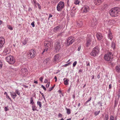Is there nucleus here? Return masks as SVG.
Masks as SVG:
<instances>
[{
	"mask_svg": "<svg viewBox=\"0 0 120 120\" xmlns=\"http://www.w3.org/2000/svg\"><path fill=\"white\" fill-rule=\"evenodd\" d=\"M120 12V8L116 7L111 9L109 11V13L112 17H116L118 15Z\"/></svg>",
	"mask_w": 120,
	"mask_h": 120,
	"instance_id": "obj_1",
	"label": "nucleus"
},
{
	"mask_svg": "<svg viewBox=\"0 0 120 120\" xmlns=\"http://www.w3.org/2000/svg\"><path fill=\"white\" fill-rule=\"evenodd\" d=\"M99 49L98 46L94 48L91 52L90 55L92 56L95 57L98 54Z\"/></svg>",
	"mask_w": 120,
	"mask_h": 120,
	"instance_id": "obj_2",
	"label": "nucleus"
},
{
	"mask_svg": "<svg viewBox=\"0 0 120 120\" xmlns=\"http://www.w3.org/2000/svg\"><path fill=\"white\" fill-rule=\"evenodd\" d=\"M36 52L33 49H31L27 54V56L29 59L34 58L36 56Z\"/></svg>",
	"mask_w": 120,
	"mask_h": 120,
	"instance_id": "obj_3",
	"label": "nucleus"
},
{
	"mask_svg": "<svg viewBox=\"0 0 120 120\" xmlns=\"http://www.w3.org/2000/svg\"><path fill=\"white\" fill-rule=\"evenodd\" d=\"M113 57V56L111 52H109L105 55L104 58L106 61H112Z\"/></svg>",
	"mask_w": 120,
	"mask_h": 120,
	"instance_id": "obj_4",
	"label": "nucleus"
},
{
	"mask_svg": "<svg viewBox=\"0 0 120 120\" xmlns=\"http://www.w3.org/2000/svg\"><path fill=\"white\" fill-rule=\"evenodd\" d=\"M6 61L9 64H14L15 62V60L14 57L12 56H7L6 58Z\"/></svg>",
	"mask_w": 120,
	"mask_h": 120,
	"instance_id": "obj_5",
	"label": "nucleus"
},
{
	"mask_svg": "<svg viewBox=\"0 0 120 120\" xmlns=\"http://www.w3.org/2000/svg\"><path fill=\"white\" fill-rule=\"evenodd\" d=\"M75 40V38L71 36L68 37L67 40L66 46H68L71 44Z\"/></svg>",
	"mask_w": 120,
	"mask_h": 120,
	"instance_id": "obj_6",
	"label": "nucleus"
},
{
	"mask_svg": "<svg viewBox=\"0 0 120 120\" xmlns=\"http://www.w3.org/2000/svg\"><path fill=\"white\" fill-rule=\"evenodd\" d=\"M64 3L62 1H60L58 3L57 6V10L58 11H61L64 8Z\"/></svg>",
	"mask_w": 120,
	"mask_h": 120,
	"instance_id": "obj_7",
	"label": "nucleus"
},
{
	"mask_svg": "<svg viewBox=\"0 0 120 120\" xmlns=\"http://www.w3.org/2000/svg\"><path fill=\"white\" fill-rule=\"evenodd\" d=\"M60 42L58 41L55 43L54 47H55V51L56 52H59L60 48Z\"/></svg>",
	"mask_w": 120,
	"mask_h": 120,
	"instance_id": "obj_8",
	"label": "nucleus"
},
{
	"mask_svg": "<svg viewBox=\"0 0 120 120\" xmlns=\"http://www.w3.org/2000/svg\"><path fill=\"white\" fill-rule=\"evenodd\" d=\"M92 38L90 35H88L87 38L86 46L88 47L90 44V42L92 41Z\"/></svg>",
	"mask_w": 120,
	"mask_h": 120,
	"instance_id": "obj_9",
	"label": "nucleus"
},
{
	"mask_svg": "<svg viewBox=\"0 0 120 120\" xmlns=\"http://www.w3.org/2000/svg\"><path fill=\"white\" fill-rule=\"evenodd\" d=\"M82 9L83 11V12L86 13L89 11L90 10V8L88 6L85 5L82 8Z\"/></svg>",
	"mask_w": 120,
	"mask_h": 120,
	"instance_id": "obj_10",
	"label": "nucleus"
},
{
	"mask_svg": "<svg viewBox=\"0 0 120 120\" xmlns=\"http://www.w3.org/2000/svg\"><path fill=\"white\" fill-rule=\"evenodd\" d=\"M5 43V39L2 37L0 38V49L3 47Z\"/></svg>",
	"mask_w": 120,
	"mask_h": 120,
	"instance_id": "obj_11",
	"label": "nucleus"
},
{
	"mask_svg": "<svg viewBox=\"0 0 120 120\" xmlns=\"http://www.w3.org/2000/svg\"><path fill=\"white\" fill-rule=\"evenodd\" d=\"M59 57L60 56L58 54L55 56L53 60V62L55 63L57 62L59 60Z\"/></svg>",
	"mask_w": 120,
	"mask_h": 120,
	"instance_id": "obj_12",
	"label": "nucleus"
},
{
	"mask_svg": "<svg viewBox=\"0 0 120 120\" xmlns=\"http://www.w3.org/2000/svg\"><path fill=\"white\" fill-rule=\"evenodd\" d=\"M103 1V0H93L94 3L96 5H99Z\"/></svg>",
	"mask_w": 120,
	"mask_h": 120,
	"instance_id": "obj_13",
	"label": "nucleus"
},
{
	"mask_svg": "<svg viewBox=\"0 0 120 120\" xmlns=\"http://www.w3.org/2000/svg\"><path fill=\"white\" fill-rule=\"evenodd\" d=\"M96 36L98 39L99 40H101L102 38L101 34L99 33H98L97 34Z\"/></svg>",
	"mask_w": 120,
	"mask_h": 120,
	"instance_id": "obj_14",
	"label": "nucleus"
},
{
	"mask_svg": "<svg viewBox=\"0 0 120 120\" xmlns=\"http://www.w3.org/2000/svg\"><path fill=\"white\" fill-rule=\"evenodd\" d=\"M10 94L11 96L14 99L17 96L15 92H10Z\"/></svg>",
	"mask_w": 120,
	"mask_h": 120,
	"instance_id": "obj_15",
	"label": "nucleus"
},
{
	"mask_svg": "<svg viewBox=\"0 0 120 120\" xmlns=\"http://www.w3.org/2000/svg\"><path fill=\"white\" fill-rule=\"evenodd\" d=\"M60 29V26H57L55 27L53 29V31L54 32H56L58 31Z\"/></svg>",
	"mask_w": 120,
	"mask_h": 120,
	"instance_id": "obj_16",
	"label": "nucleus"
},
{
	"mask_svg": "<svg viewBox=\"0 0 120 120\" xmlns=\"http://www.w3.org/2000/svg\"><path fill=\"white\" fill-rule=\"evenodd\" d=\"M108 38L111 40L112 38V33L110 31H109V33L108 34Z\"/></svg>",
	"mask_w": 120,
	"mask_h": 120,
	"instance_id": "obj_17",
	"label": "nucleus"
},
{
	"mask_svg": "<svg viewBox=\"0 0 120 120\" xmlns=\"http://www.w3.org/2000/svg\"><path fill=\"white\" fill-rule=\"evenodd\" d=\"M50 61V59L49 58H48L46 59L44 61V62L45 64H48L49 63V62Z\"/></svg>",
	"mask_w": 120,
	"mask_h": 120,
	"instance_id": "obj_18",
	"label": "nucleus"
},
{
	"mask_svg": "<svg viewBox=\"0 0 120 120\" xmlns=\"http://www.w3.org/2000/svg\"><path fill=\"white\" fill-rule=\"evenodd\" d=\"M32 107V109L33 111H38L37 109V107H36L35 105H33Z\"/></svg>",
	"mask_w": 120,
	"mask_h": 120,
	"instance_id": "obj_19",
	"label": "nucleus"
},
{
	"mask_svg": "<svg viewBox=\"0 0 120 120\" xmlns=\"http://www.w3.org/2000/svg\"><path fill=\"white\" fill-rule=\"evenodd\" d=\"M97 20L95 19L94 22V21H93L92 22V26H95L97 24Z\"/></svg>",
	"mask_w": 120,
	"mask_h": 120,
	"instance_id": "obj_20",
	"label": "nucleus"
},
{
	"mask_svg": "<svg viewBox=\"0 0 120 120\" xmlns=\"http://www.w3.org/2000/svg\"><path fill=\"white\" fill-rule=\"evenodd\" d=\"M111 47L112 48H113L114 49H115L116 45L115 43L113 41L112 42Z\"/></svg>",
	"mask_w": 120,
	"mask_h": 120,
	"instance_id": "obj_21",
	"label": "nucleus"
},
{
	"mask_svg": "<svg viewBox=\"0 0 120 120\" xmlns=\"http://www.w3.org/2000/svg\"><path fill=\"white\" fill-rule=\"evenodd\" d=\"M120 66H116L115 69L116 71L118 72H120Z\"/></svg>",
	"mask_w": 120,
	"mask_h": 120,
	"instance_id": "obj_22",
	"label": "nucleus"
},
{
	"mask_svg": "<svg viewBox=\"0 0 120 120\" xmlns=\"http://www.w3.org/2000/svg\"><path fill=\"white\" fill-rule=\"evenodd\" d=\"M69 81V80L68 79H66L65 80H64V84L65 85H68V82Z\"/></svg>",
	"mask_w": 120,
	"mask_h": 120,
	"instance_id": "obj_23",
	"label": "nucleus"
},
{
	"mask_svg": "<svg viewBox=\"0 0 120 120\" xmlns=\"http://www.w3.org/2000/svg\"><path fill=\"white\" fill-rule=\"evenodd\" d=\"M66 109L67 110V113L68 114H69L71 113V110L69 109H68L66 108Z\"/></svg>",
	"mask_w": 120,
	"mask_h": 120,
	"instance_id": "obj_24",
	"label": "nucleus"
},
{
	"mask_svg": "<svg viewBox=\"0 0 120 120\" xmlns=\"http://www.w3.org/2000/svg\"><path fill=\"white\" fill-rule=\"evenodd\" d=\"M109 119V115L108 114H106L105 116L104 120H108Z\"/></svg>",
	"mask_w": 120,
	"mask_h": 120,
	"instance_id": "obj_25",
	"label": "nucleus"
},
{
	"mask_svg": "<svg viewBox=\"0 0 120 120\" xmlns=\"http://www.w3.org/2000/svg\"><path fill=\"white\" fill-rule=\"evenodd\" d=\"M37 104V105L39 106L40 108H41L42 106L41 102L40 101H38Z\"/></svg>",
	"mask_w": 120,
	"mask_h": 120,
	"instance_id": "obj_26",
	"label": "nucleus"
},
{
	"mask_svg": "<svg viewBox=\"0 0 120 120\" xmlns=\"http://www.w3.org/2000/svg\"><path fill=\"white\" fill-rule=\"evenodd\" d=\"M71 64V62H69V63H68L62 66L65 67H66L67 66H68L69 65H70Z\"/></svg>",
	"mask_w": 120,
	"mask_h": 120,
	"instance_id": "obj_27",
	"label": "nucleus"
},
{
	"mask_svg": "<svg viewBox=\"0 0 120 120\" xmlns=\"http://www.w3.org/2000/svg\"><path fill=\"white\" fill-rule=\"evenodd\" d=\"M92 99V98L91 97H90L86 101V102L85 103V104L86 105H87V103L89 101H90Z\"/></svg>",
	"mask_w": 120,
	"mask_h": 120,
	"instance_id": "obj_28",
	"label": "nucleus"
},
{
	"mask_svg": "<svg viewBox=\"0 0 120 120\" xmlns=\"http://www.w3.org/2000/svg\"><path fill=\"white\" fill-rule=\"evenodd\" d=\"M15 93H16V94L19 95H20V93L19 91L17 90H15Z\"/></svg>",
	"mask_w": 120,
	"mask_h": 120,
	"instance_id": "obj_29",
	"label": "nucleus"
},
{
	"mask_svg": "<svg viewBox=\"0 0 120 120\" xmlns=\"http://www.w3.org/2000/svg\"><path fill=\"white\" fill-rule=\"evenodd\" d=\"M30 103L32 104H33L34 103V102L33 101V98L32 97H31L30 98Z\"/></svg>",
	"mask_w": 120,
	"mask_h": 120,
	"instance_id": "obj_30",
	"label": "nucleus"
},
{
	"mask_svg": "<svg viewBox=\"0 0 120 120\" xmlns=\"http://www.w3.org/2000/svg\"><path fill=\"white\" fill-rule=\"evenodd\" d=\"M80 2L79 1V0H76L74 2V4L76 5L78 4H79V3Z\"/></svg>",
	"mask_w": 120,
	"mask_h": 120,
	"instance_id": "obj_31",
	"label": "nucleus"
},
{
	"mask_svg": "<svg viewBox=\"0 0 120 120\" xmlns=\"http://www.w3.org/2000/svg\"><path fill=\"white\" fill-rule=\"evenodd\" d=\"M100 111H96L94 113V115L95 116L98 115L100 112Z\"/></svg>",
	"mask_w": 120,
	"mask_h": 120,
	"instance_id": "obj_32",
	"label": "nucleus"
},
{
	"mask_svg": "<svg viewBox=\"0 0 120 120\" xmlns=\"http://www.w3.org/2000/svg\"><path fill=\"white\" fill-rule=\"evenodd\" d=\"M109 120H115L114 117L112 116H111Z\"/></svg>",
	"mask_w": 120,
	"mask_h": 120,
	"instance_id": "obj_33",
	"label": "nucleus"
},
{
	"mask_svg": "<svg viewBox=\"0 0 120 120\" xmlns=\"http://www.w3.org/2000/svg\"><path fill=\"white\" fill-rule=\"evenodd\" d=\"M27 42V41L26 39H25L23 41V43L24 45H25Z\"/></svg>",
	"mask_w": 120,
	"mask_h": 120,
	"instance_id": "obj_34",
	"label": "nucleus"
},
{
	"mask_svg": "<svg viewBox=\"0 0 120 120\" xmlns=\"http://www.w3.org/2000/svg\"><path fill=\"white\" fill-rule=\"evenodd\" d=\"M44 45L45 46V47H46V46H47V47H49V43H45L44 44Z\"/></svg>",
	"mask_w": 120,
	"mask_h": 120,
	"instance_id": "obj_35",
	"label": "nucleus"
},
{
	"mask_svg": "<svg viewBox=\"0 0 120 120\" xmlns=\"http://www.w3.org/2000/svg\"><path fill=\"white\" fill-rule=\"evenodd\" d=\"M8 29L10 30H12L13 29V28L11 27V26L10 25H9L8 26Z\"/></svg>",
	"mask_w": 120,
	"mask_h": 120,
	"instance_id": "obj_36",
	"label": "nucleus"
},
{
	"mask_svg": "<svg viewBox=\"0 0 120 120\" xmlns=\"http://www.w3.org/2000/svg\"><path fill=\"white\" fill-rule=\"evenodd\" d=\"M82 25V23L80 22H79L77 23V25L79 27H80L81 26V25Z\"/></svg>",
	"mask_w": 120,
	"mask_h": 120,
	"instance_id": "obj_37",
	"label": "nucleus"
},
{
	"mask_svg": "<svg viewBox=\"0 0 120 120\" xmlns=\"http://www.w3.org/2000/svg\"><path fill=\"white\" fill-rule=\"evenodd\" d=\"M77 64V62L76 61H74L73 63V67H75Z\"/></svg>",
	"mask_w": 120,
	"mask_h": 120,
	"instance_id": "obj_38",
	"label": "nucleus"
},
{
	"mask_svg": "<svg viewBox=\"0 0 120 120\" xmlns=\"http://www.w3.org/2000/svg\"><path fill=\"white\" fill-rule=\"evenodd\" d=\"M6 98L7 99H8L10 101H11V98L9 97V96L8 95V94H7L6 95Z\"/></svg>",
	"mask_w": 120,
	"mask_h": 120,
	"instance_id": "obj_39",
	"label": "nucleus"
},
{
	"mask_svg": "<svg viewBox=\"0 0 120 120\" xmlns=\"http://www.w3.org/2000/svg\"><path fill=\"white\" fill-rule=\"evenodd\" d=\"M9 53V52H8V51H5L4 52V54L5 55H6L8 53Z\"/></svg>",
	"mask_w": 120,
	"mask_h": 120,
	"instance_id": "obj_40",
	"label": "nucleus"
},
{
	"mask_svg": "<svg viewBox=\"0 0 120 120\" xmlns=\"http://www.w3.org/2000/svg\"><path fill=\"white\" fill-rule=\"evenodd\" d=\"M35 22L34 21H33L31 23V25L33 27H34L35 26L34 25Z\"/></svg>",
	"mask_w": 120,
	"mask_h": 120,
	"instance_id": "obj_41",
	"label": "nucleus"
},
{
	"mask_svg": "<svg viewBox=\"0 0 120 120\" xmlns=\"http://www.w3.org/2000/svg\"><path fill=\"white\" fill-rule=\"evenodd\" d=\"M8 107H5L4 108V109L5 111H8Z\"/></svg>",
	"mask_w": 120,
	"mask_h": 120,
	"instance_id": "obj_42",
	"label": "nucleus"
},
{
	"mask_svg": "<svg viewBox=\"0 0 120 120\" xmlns=\"http://www.w3.org/2000/svg\"><path fill=\"white\" fill-rule=\"evenodd\" d=\"M50 84V82H49L48 83L46 84V87L47 88H48Z\"/></svg>",
	"mask_w": 120,
	"mask_h": 120,
	"instance_id": "obj_43",
	"label": "nucleus"
},
{
	"mask_svg": "<svg viewBox=\"0 0 120 120\" xmlns=\"http://www.w3.org/2000/svg\"><path fill=\"white\" fill-rule=\"evenodd\" d=\"M41 87L43 88L45 91L46 90V89L44 86L43 85H41Z\"/></svg>",
	"mask_w": 120,
	"mask_h": 120,
	"instance_id": "obj_44",
	"label": "nucleus"
},
{
	"mask_svg": "<svg viewBox=\"0 0 120 120\" xmlns=\"http://www.w3.org/2000/svg\"><path fill=\"white\" fill-rule=\"evenodd\" d=\"M49 48V47H47V46H46V47H45V49H44V50H45V51H47L48 50V49Z\"/></svg>",
	"mask_w": 120,
	"mask_h": 120,
	"instance_id": "obj_45",
	"label": "nucleus"
},
{
	"mask_svg": "<svg viewBox=\"0 0 120 120\" xmlns=\"http://www.w3.org/2000/svg\"><path fill=\"white\" fill-rule=\"evenodd\" d=\"M98 104H100V106H102V104L101 101H99L98 102Z\"/></svg>",
	"mask_w": 120,
	"mask_h": 120,
	"instance_id": "obj_46",
	"label": "nucleus"
},
{
	"mask_svg": "<svg viewBox=\"0 0 120 120\" xmlns=\"http://www.w3.org/2000/svg\"><path fill=\"white\" fill-rule=\"evenodd\" d=\"M39 92H40V93L42 95V97L44 98H45V96H44V94H43L42 93L41 91H40Z\"/></svg>",
	"mask_w": 120,
	"mask_h": 120,
	"instance_id": "obj_47",
	"label": "nucleus"
},
{
	"mask_svg": "<svg viewBox=\"0 0 120 120\" xmlns=\"http://www.w3.org/2000/svg\"><path fill=\"white\" fill-rule=\"evenodd\" d=\"M54 88V87H52L51 88L49 89V91H51Z\"/></svg>",
	"mask_w": 120,
	"mask_h": 120,
	"instance_id": "obj_48",
	"label": "nucleus"
},
{
	"mask_svg": "<svg viewBox=\"0 0 120 120\" xmlns=\"http://www.w3.org/2000/svg\"><path fill=\"white\" fill-rule=\"evenodd\" d=\"M118 96L119 97V98L120 96V89L119 90V91L118 92Z\"/></svg>",
	"mask_w": 120,
	"mask_h": 120,
	"instance_id": "obj_49",
	"label": "nucleus"
},
{
	"mask_svg": "<svg viewBox=\"0 0 120 120\" xmlns=\"http://www.w3.org/2000/svg\"><path fill=\"white\" fill-rule=\"evenodd\" d=\"M58 117H61L62 116V114H60V113H59L58 115Z\"/></svg>",
	"mask_w": 120,
	"mask_h": 120,
	"instance_id": "obj_50",
	"label": "nucleus"
},
{
	"mask_svg": "<svg viewBox=\"0 0 120 120\" xmlns=\"http://www.w3.org/2000/svg\"><path fill=\"white\" fill-rule=\"evenodd\" d=\"M2 63L0 61V69L2 68Z\"/></svg>",
	"mask_w": 120,
	"mask_h": 120,
	"instance_id": "obj_51",
	"label": "nucleus"
},
{
	"mask_svg": "<svg viewBox=\"0 0 120 120\" xmlns=\"http://www.w3.org/2000/svg\"><path fill=\"white\" fill-rule=\"evenodd\" d=\"M43 78L42 77H41L39 78L41 82H42Z\"/></svg>",
	"mask_w": 120,
	"mask_h": 120,
	"instance_id": "obj_52",
	"label": "nucleus"
},
{
	"mask_svg": "<svg viewBox=\"0 0 120 120\" xmlns=\"http://www.w3.org/2000/svg\"><path fill=\"white\" fill-rule=\"evenodd\" d=\"M49 17L48 19H49V18L52 17V15H51V14H49Z\"/></svg>",
	"mask_w": 120,
	"mask_h": 120,
	"instance_id": "obj_53",
	"label": "nucleus"
},
{
	"mask_svg": "<svg viewBox=\"0 0 120 120\" xmlns=\"http://www.w3.org/2000/svg\"><path fill=\"white\" fill-rule=\"evenodd\" d=\"M81 49V46H79V47L78 48V51H79Z\"/></svg>",
	"mask_w": 120,
	"mask_h": 120,
	"instance_id": "obj_54",
	"label": "nucleus"
},
{
	"mask_svg": "<svg viewBox=\"0 0 120 120\" xmlns=\"http://www.w3.org/2000/svg\"><path fill=\"white\" fill-rule=\"evenodd\" d=\"M111 86H112V85L111 84H110L109 85V89H111Z\"/></svg>",
	"mask_w": 120,
	"mask_h": 120,
	"instance_id": "obj_55",
	"label": "nucleus"
},
{
	"mask_svg": "<svg viewBox=\"0 0 120 120\" xmlns=\"http://www.w3.org/2000/svg\"><path fill=\"white\" fill-rule=\"evenodd\" d=\"M86 65L87 66H90L89 63V62L88 63L86 62Z\"/></svg>",
	"mask_w": 120,
	"mask_h": 120,
	"instance_id": "obj_56",
	"label": "nucleus"
},
{
	"mask_svg": "<svg viewBox=\"0 0 120 120\" xmlns=\"http://www.w3.org/2000/svg\"><path fill=\"white\" fill-rule=\"evenodd\" d=\"M44 82L45 83H46L48 82V80L47 79H45L44 81Z\"/></svg>",
	"mask_w": 120,
	"mask_h": 120,
	"instance_id": "obj_57",
	"label": "nucleus"
},
{
	"mask_svg": "<svg viewBox=\"0 0 120 120\" xmlns=\"http://www.w3.org/2000/svg\"><path fill=\"white\" fill-rule=\"evenodd\" d=\"M54 79H55V81L56 82L57 81V78L56 76H55Z\"/></svg>",
	"mask_w": 120,
	"mask_h": 120,
	"instance_id": "obj_58",
	"label": "nucleus"
},
{
	"mask_svg": "<svg viewBox=\"0 0 120 120\" xmlns=\"http://www.w3.org/2000/svg\"><path fill=\"white\" fill-rule=\"evenodd\" d=\"M100 75L99 74L97 76V78L98 79H99L100 78Z\"/></svg>",
	"mask_w": 120,
	"mask_h": 120,
	"instance_id": "obj_59",
	"label": "nucleus"
},
{
	"mask_svg": "<svg viewBox=\"0 0 120 120\" xmlns=\"http://www.w3.org/2000/svg\"><path fill=\"white\" fill-rule=\"evenodd\" d=\"M75 94H74L73 95V98H74V99H75Z\"/></svg>",
	"mask_w": 120,
	"mask_h": 120,
	"instance_id": "obj_60",
	"label": "nucleus"
},
{
	"mask_svg": "<svg viewBox=\"0 0 120 120\" xmlns=\"http://www.w3.org/2000/svg\"><path fill=\"white\" fill-rule=\"evenodd\" d=\"M34 83H36V84H38V82L37 81H35L34 82Z\"/></svg>",
	"mask_w": 120,
	"mask_h": 120,
	"instance_id": "obj_61",
	"label": "nucleus"
},
{
	"mask_svg": "<svg viewBox=\"0 0 120 120\" xmlns=\"http://www.w3.org/2000/svg\"><path fill=\"white\" fill-rule=\"evenodd\" d=\"M92 76V79H94V75H93Z\"/></svg>",
	"mask_w": 120,
	"mask_h": 120,
	"instance_id": "obj_62",
	"label": "nucleus"
},
{
	"mask_svg": "<svg viewBox=\"0 0 120 120\" xmlns=\"http://www.w3.org/2000/svg\"><path fill=\"white\" fill-rule=\"evenodd\" d=\"M34 2V4H35L36 3V2L35 0H33Z\"/></svg>",
	"mask_w": 120,
	"mask_h": 120,
	"instance_id": "obj_63",
	"label": "nucleus"
},
{
	"mask_svg": "<svg viewBox=\"0 0 120 120\" xmlns=\"http://www.w3.org/2000/svg\"><path fill=\"white\" fill-rule=\"evenodd\" d=\"M82 70H81V69H80L79 70V72H82Z\"/></svg>",
	"mask_w": 120,
	"mask_h": 120,
	"instance_id": "obj_64",
	"label": "nucleus"
}]
</instances>
